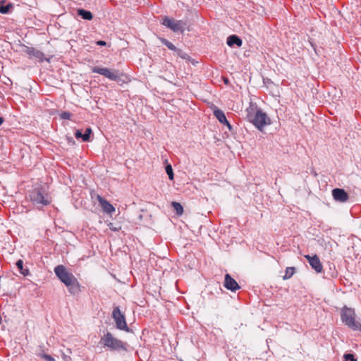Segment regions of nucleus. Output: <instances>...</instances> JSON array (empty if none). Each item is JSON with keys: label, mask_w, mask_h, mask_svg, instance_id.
I'll return each mask as SVG.
<instances>
[{"label": "nucleus", "mask_w": 361, "mask_h": 361, "mask_svg": "<svg viewBox=\"0 0 361 361\" xmlns=\"http://www.w3.org/2000/svg\"><path fill=\"white\" fill-rule=\"evenodd\" d=\"M56 276L68 288L72 295L78 294L80 292V285L78 279L71 273L68 271L63 265H58L54 268Z\"/></svg>", "instance_id": "1"}, {"label": "nucleus", "mask_w": 361, "mask_h": 361, "mask_svg": "<svg viewBox=\"0 0 361 361\" xmlns=\"http://www.w3.org/2000/svg\"><path fill=\"white\" fill-rule=\"evenodd\" d=\"M28 197L32 204L37 207H43L51 203V199L41 185L30 190Z\"/></svg>", "instance_id": "2"}, {"label": "nucleus", "mask_w": 361, "mask_h": 361, "mask_svg": "<svg viewBox=\"0 0 361 361\" xmlns=\"http://www.w3.org/2000/svg\"><path fill=\"white\" fill-rule=\"evenodd\" d=\"M355 311L352 308L344 307L341 310V318L342 322L350 329L361 331V324L355 321Z\"/></svg>", "instance_id": "3"}, {"label": "nucleus", "mask_w": 361, "mask_h": 361, "mask_svg": "<svg viewBox=\"0 0 361 361\" xmlns=\"http://www.w3.org/2000/svg\"><path fill=\"white\" fill-rule=\"evenodd\" d=\"M101 343L104 347H108L111 350H127L126 343L114 338L110 332H106L101 338Z\"/></svg>", "instance_id": "4"}, {"label": "nucleus", "mask_w": 361, "mask_h": 361, "mask_svg": "<svg viewBox=\"0 0 361 361\" xmlns=\"http://www.w3.org/2000/svg\"><path fill=\"white\" fill-rule=\"evenodd\" d=\"M92 72L100 74L113 81L119 80L121 76V73L118 70H111L108 68H99L98 66H94L92 68Z\"/></svg>", "instance_id": "5"}, {"label": "nucleus", "mask_w": 361, "mask_h": 361, "mask_svg": "<svg viewBox=\"0 0 361 361\" xmlns=\"http://www.w3.org/2000/svg\"><path fill=\"white\" fill-rule=\"evenodd\" d=\"M250 121L259 130H262L264 126L269 123L267 115L261 109H257L255 116L250 118Z\"/></svg>", "instance_id": "6"}, {"label": "nucleus", "mask_w": 361, "mask_h": 361, "mask_svg": "<svg viewBox=\"0 0 361 361\" xmlns=\"http://www.w3.org/2000/svg\"><path fill=\"white\" fill-rule=\"evenodd\" d=\"M162 24L171 29L173 32H183L186 26V23L183 20H176L173 18H170L165 16L163 18Z\"/></svg>", "instance_id": "7"}, {"label": "nucleus", "mask_w": 361, "mask_h": 361, "mask_svg": "<svg viewBox=\"0 0 361 361\" xmlns=\"http://www.w3.org/2000/svg\"><path fill=\"white\" fill-rule=\"evenodd\" d=\"M112 317L116 322V326L117 329L127 332L130 331V329L128 326L125 316L121 312L118 307H116L112 312Z\"/></svg>", "instance_id": "8"}, {"label": "nucleus", "mask_w": 361, "mask_h": 361, "mask_svg": "<svg viewBox=\"0 0 361 361\" xmlns=\"http://www.w3.org/2000/svg\"><path fill=\"white\" fill-rule=\"evenodd\" d=\"M21 47L22 51L27 54L30 59L35 58L40 62H42L44 60L49 61L48 59H45L44 57V54L41 51L37 50L33 47H27L24 44L21 45Z\"/></svg>", "instance_id": "9"}, {"label": "nucleus", "mask_w": 361, "mask_h": 361, "mask_svg": "<svg viewBox=\"0 0 361 361\" xmlns=\"http://www.w3.org/2000/svg\"><path fill=\"white\" fill-rule=\"evenodd\" d=\"M305 257L308 260L312 268L314 269L317 273H321L322 271L323 266L317 255H314L312 257L305 255Z\"/></svg>", "instance_id": "10"}, {"label": "nucleus", "mask_w": 361, "mask_h": 361, "mask_svg": "<svg viewBox=\"0 0 361 361\" xmlns=\"http://www.w3.org/2000/svg\"><path fill=\"white\" fill-rule=\"evenodd\" d=\"M224 285L226 289L233 292L240 288L236 281L233 279L228 274L225 275Z\"/></svg>", "instance_id": "11"}, {"label": "nucleus", "mask_w": 361, "mask_h": 361, "mask_svg": "<svg viewBox=\"0 0 361 361\" xmlns=\"http://www.w3.org/2000/svg\"><path fill=\"white\" fill-rule=\"evenodd\" d=\"M332 195L336 201L340 202H345L349 197L348 194L343 189L341 188L333 189Z\"/></svg>", "instance_id": "12"}, {"label": "nucleus", "mask_w": 361, "mask_h": 361, "mask_svg": "<svg viewBox=\"0 0 361 361\" xmlns=\"http://www.w3.org/2000/svg\"><path fill=\"white\" fill-rule=\"evenodd\" d=\"M97 199L99 203L100 207L104 212L111 214L115 212V208L114 206L102 196L97 195Z\"/></svg>", "instance_id": "13"}, {"label": "nucleus", "mask_w": 361, "mask_h": 361, "mask_svg": "<svg viewBox=\"0 0 361 361\" xmlns=\"http://www.w3.org/2000/svg\"><path fill=\"white\" fill-rule=\"evenodd\" d=\"M226 43L229 47H233L234 45H236L237 47H240L243 44V41L238 36L232 35L228 37Z\"/></svg>", "instance_id": "14"}, {"label": "nucleus", "mask_w": 361, "mask_h": 361, "mask_svg": "<svg viewBox=\"0 0 361 361\" xmlns=\"http://www.w3.org/2000/svg\"><path fill=\"white\" fill-rule=\"evenodd\" d=\"M77 13L84 20H91L93 18L92 13L90 11L83 8L78 9L77 11Z\"/></svg>", "instance_id": "15"}, {"label": "nucleus", "mask_w": 361, "mask_h": 361, "mask_svg": "<svg viewBox=\"0 0 361 361\" xmlns=\"http://www.w3.org/2000/svg\"><path fill=\"white\" fill-rule=\"evenodd\" d=\"M214 115L215 116V117L218 119V121L221 123L225 124L226 123H227L228 120L226 117V115H225L224 112L223 111H221V109L214 110Z\"/></svg>", "instance_id": "16"}, {"label": "nucleus", "mask_w": 361, "mask_h": 361, "mask_svg": "<svg viewBox=\"0 0 361 361\" xmlns=\"http://www.w3.org/2000/svg\"><path fill=\"white\" fill-rule=\"evenodd\" d=\"M16 267H18L20 273L23 274V276H26L30 274V271L27 269L23 268V262L22 259H18L16 262Z\"/></svg>", "instance_id": "17"}, {"label": "nucleus", "mask_w": 361, "mask_h": 361, "mask_svg": "<svg viewBox=\"0 0 361 361\" xmlns=\"http://www.w3.org/2000/svg\"><path fill=\"white\" fill-rule=\"evenodd\" d=\"M171 205L178 215L183 214V207L179 202H172Z\"/></svg>", "instance_id": "18"}, {"label": "nucleus", "mask_w": 361, "mask_h": 361, "mask_svg": "<svg viewBox=\"0 0 361 361\" xmlns=\"http://www.w3.org/2000/svg\"><path fill=\"white\" fill-rule=\"evenodd\" d=\"M295 267H287L286 269L285 275L283 276V279L284 280L289 279L290 278H291L293 276V275L295 274Z\"/></svg>", "instance_id": "19"}, {"label": "nucleus", "mask_w": 361, "mask_h": 361, "mask_svg": "<svg viewBox=\"0 0 361 361\" xmlns=\"http://www.w3.org/2000/svg\"><path fill=\"white\" fill-rule=\"evenodd\" d=\"M160 40H161V43L164 45H165L169 49H170L171 51H177L178 49L174 46L173 44H172L168 39H164V38H161Z\"/></svg>", "instance_id": "20"}, {"label": "nucleus", "mask_w": 361, "mask_h": 361, "mask_svg": "<svg viewBox=\"0 0 361 361\" xmlns=\"http://www.w3.org/2000/svg\"><path fill=\"white\" fill-rule=\"evenodd\" d=\"M165 170H166L167 175L169 176V178L171 180H173L174 178V173H173V171L171 165L167 164L165 167Z\"/></svg>", "instance_id": "21"}, {"label": "nucleus", "mask_w": 361, "mask_h": 361, "mask_svg": "<svg viewBox=\"0 0 361 361\" xmlns=\"http://www.w3.org/2000/svg\"><path fill=\"white\" fill-rule=\"evenodd\" d=\"M13 6L11 4H8L6 5H1L0 6V13L3 14L8 13L10 11V8H12Z\"/></svg>", "instance_id": "22"}, {"label": "nucleus", "mask_w": 361, "mask_h": 361, "mask_svg": "<svg viewBox=\"0 0 361 361\" xmlns=\"http://www.w3.org/2000/svg\"><path fill=\"white\" fill-rule=\"evenodd\" d=\"M92 129L90 128H86L85 133H83V141L87 142L90 140V135L92 133Z\"/></svg>", "instance_id": "23"}, {"label": "nucleus", "mask_w": 361, "mask_h": 361, "mask_svg": "<svg viewBox=\"0 0 361 361\" xmlns=\"http://www.w3.org/2000/svg\"><path fill=\"white\" fill-rule=\"evenodd\" d=\"M39 356L47 361H56V360L51 355L46 353H40Z\"/></svg>", "instance_id": "24"}, {"label": "nucleus", "mask_w": 361, "mask_h": 361, "mask_svg": "<svg viewBox=\"0 0 361 361\" xmlns=\"http://www.w3.org/2000/svg\"><path fill=\"white\" fill-rule=\"evenodd\" d=\"M61 118L62 119H67V120H70L71 116H72V114L70 113L69 111H63L61 114Z\"/></svg>", "instance_id": "25"}, {"label": "nucleus", "mask_w": 361, "mask_h": 361, "mask_svg": "<svg viewBox=\"0 0 361 361\" xmlns=\"http://www.w3.org/2000/svg\"><path fill=\"white\" fill-rule=\"evenodd\" d=\"M344 359L345 361H357V359L355 357V356L353 354H345L344 355Z\"/></svg>", "instance_id": "26"}, {"label": "nucleus", "mask_w": 361, "mask_h": 361, "mask_svg": "<svg viewBox=\"0 0 361 361\" xmlns=\"http://www.w3.org/2000/svg\"><path fill=\"white\" fill-rule=\"evenodd\" d=\"M178 55L180 56L182 59H187L188 56V54L183 52L181 49H178L176 51Z\"/></svg>", "instance_id": "27"}, {"label": "nucleus", "mask_w": 361, "mask_h": 361, "mask_svg": "<svg viewBox=\"0 0 361 361\" xmlns=\"http://www.w3.org/2000/svg\"><path fill=\"white\" fill-rule=\"evenodd\" d=\"M76 138H82L83 140V133L80 130H77L75 133Z\"/></svg>", "instance_id": "28"}, {"label": "nucleus", "mask_w": 361, "mask_h": 361, "mask_svg": "<svg viewBox=\"0 0 361 361\" xmlns=\"http://www.w3.org/2000/svg\"><path fill=\"white\" fill-rule=\"evenodd\" d=\"M67 141L70 145H75V140L72 137H67Z\"/></svg>", "instance_id": "29"}, {"label": "nucleus", "mask_w": 361, "mask_h": 361, "mask_svg": "<svg viewBox=\"0 0 361 361\" xmlns=\"http://www.w3.org/2000/svg\"><path fill=\"white\" fill-rule=\"evenodd\" d=\"M97 44L99 46H105L106 44V42L102 40L97 42Z\"/></svg>", "instance_id": "30"}, {"label": "nucleus", "mask_w": 361, "mask_h": 361, "mask_svg": "<svg viewBox=\"0 0 361 361\" xmlns=\"http://www.w3.org/2000/svg\"><path fill=\"white\" fill-rule=\"evenodd\" d=\"M224 125H226V126L228 127V128L229 129V130H232V128H232V126L229 123V122H228V121H227V123H226Z\"/></svg>", "instance_id": "31"}, {"label": "nucleus", "mask_w": 361, "mask_h": 361, "mask_svg": "<svg viewBox=\"0 0 361 361\" xmlns=\"http://www.w3.org/2000/svg\"><path fill=\"white\" fill-rule=\"evenodd\" d=\"M111 225H112L111 224L109 225V228H110V229H111V230H112V231H118V228H116L115 226H113V227H112V226H111Z\"/></svg>", "instance_id": "32"}, {"label": "nucleus", "mask_w": 361, "mask_h": 361, "mask_svg": "<svg viewBox=\"0 0 361 361\" xmlns=\"http://www.w3.org/2000/svg\"><path fill=\"white\" fill-rule=\"evenodd\" d=\"M4 119L2 116H0V126L3 123Z\"/></svg>", "instance_id": "33"}, {"label": "nucleus", "mask_w": 361, "mask_h": 361, "mask_svg": "<svg viewBox=\"0 0 361 361\" xmlns=\"http://www.w3.org/2000/svg\"><path fill=\"white\" fill-rule=\"evenodd\" d=\"M224 82L226 84H228V80L227 78H224Z\"/></svg>", "instance_id": "34"}]
</instances>
